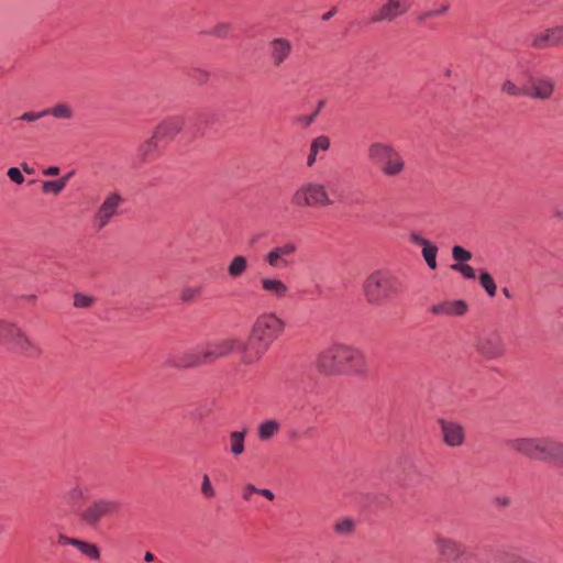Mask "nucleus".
<instances>
[{
	"instance_id": "nucleus-59",
	"label": "nucleus",
	"mask_w": 563,
	"mask_h": 563,
	"mask_svg": "<svg viewBox=\"0 0 563 563\" xmlns=\"http://www.w3.org/2000/svg\"><path fill=\"white\" fill-rule=\"evenodd\" d=\"M503 292H504V295H505L507 298H510V296H511V295H510V291H509V289H508V288H504V289H503Z\"/></svg>"
},
{
	"instance_id": "nucleus-10",
	"label": "nucleus",
	"mask_w": 563,
	"mask_h": 563,
	"mask_svg": "<svg viewBox=\"0 0 563 563\" xmlns=\"http://www.w3.org/2000/svg\"><path fill=\"white\" fill-rule=\"evenodd\" d=\"M124 198L118 191L108 192L93 214V224L98 230L106 228L119 214Z\"/></svg>"
},
{
	"instance_id": "nucleus-52",
	"label": "nucleus",
	"mask_w": 563,
	"mask_h": 563,
	"mask_svg": "<svg viewBox=\"0 0 563 563\" xmlns=\"http://www.w3.org/2000/svg\"><path fill=\"white\" fill-rule=\"evenodd\" d=\"M154 560H155V555L152 552H150V551L145 552V554H144L145 562H153Z\"/></svg>"
},
{
	"instance_id": "nucleus-47",
	"label": "nucleus",
	"mask_w": 563,
	"mask_h": 563,
	"mask_svg": "<svg viewBox=\"0 0 563 563\" xmlns=\"http://www.w3.org/2000/svg\"><path fill=\"white\" fill-rule=\"evenodd\" d=\"M472 258L471 252L460 246V263H465Z\"/></svg>"
},
{
	"instance_id": "nucleus-19",
	"label": "nucleus",
	"mask_w": 563,
	"mask_h": 563,
	"mask_svg": "<svg viewBox=\"0 0 563 563\" xmlns=\"http://www.w3.org/2000/svg\"><path fill=\"white\" fill-rule=\"evenodd\" d=\"M292 45L289 40L276 37L269 43V56L274 66L279 67L291 54Z\"/></svg>"
},
{
	"instance_id": "nucleus-48",
	"label": "nucleus",
	"mask_w": 563,
	"mask_h": 563,
	"mask_svg": "<svg viewBox=\"0 0 563 563\" xmlns=\"http://www.w3.org/2000/svg\"><path fill=\"white\" fill-rule=\"evenodd\" d=\"M257 494L262 495L263 497L267 498L268 500H273L275 498V495L271 489L257 488Z\"/></svg>"
},
{
	"instance_id": "nucleus-11",
	"label": "nucleus",
	"mask_w": 563,
	"mask_h": 563,
	"mask_svg": "<svg viewBox=\"0 0 563 563\" xmlns=\"http://www.w3.org/2000/svg\"><path fill=\"white\" fill-rule=\"evenodd\" d=\"M258 288L264 297L275 301H284L290 297V286L274 275H263L258 278Z\"/></svg>"
},
{
	"instance_id": "nucleus-24",
	"label": "nucleus",
	"mask_w": 563,
	"mask_h": 563,
	"mask_svg": "<svg viewBox=\"0 0 563 563\" xmlns=\"http://www.w3.org/2000/svg\"><path fill=\"white\" fill-rule=\"evenodd\" d=\"M280 431V422L276 419H268L257 426L256 433L261 441H268Z\"/></svg>"
},
{
	"instance_id": "nucleus-20",
	"label": "nucleus",
	"mask_w": 563,
	"mask_h": 563,
	"mask_svg": "<svg viewBox=\"0 0 563 563\" xmlns=\"http://www.w3.org/2000/svg\"><path fill=\"white\" fill-rule=\"evenodd\" d=\"M396 148L386 142H373L367 148V157L371 163L380 166Z\"/></svg>"
},
{
	"instance_id": "nucleus-26",
	"label": "nucleus",
	"mask_w": 563,
	"mask_h": 563,
	"mask_svg": "<svg viewBox=\"0 0 563 563\" xmlns=\"http://www.w3.org/2000/svg\"><path fill=\"white\" fill-rule=\"evenodd\" d=\"M159 142L158 137H155L153 133V135L144 141L137 148L136 158L140 162L147 161L157 151Z\"/></svg>"
},
{
	"instance_id": "nucleus-16",
	"label": "nucleus",
	"mask_w": 563,
	"mask_h": 563,
	"mask_svg": "<svg viewBox=\"0 0 563 563\" xmlns=\"http://www.w3.org/2000/svg\"><path fill=\"white\" fill-rule=\"evenodd\" d=\"M184 119L181 117H170L157 124L154 130L155 137L161 142L172 141L184 128Z\"/></svg>"
},
{
	"instance_id": "nucleus-9",
	"label": "nucleus",
	"mask_w": 563,
	"mask_h": 563,
	"mask_svg": "<svg viewBox=\"0 0 563 563\" xmlns=\"http://www.w3.org/2000/svg\"><path fill=\"white\" fill-rule=\"evenodd\" d=\"M245 346V342L239 338H223L208 342L203 347V357L208 364L216 362L219 358L225 357L233 352H240V358L242 360V350Z\"/></svg>"
},
{
	"instance_id": "nucleus-28",
	"label": "nucleus",
	"mask_w": 563,
	"mask_h": 563,
	"mask_svg": "<svg viewBox=\"0 0 563 563\" xmlns=\"http://www.w3.org/2000/svg\"><path fill=\"white\" fill-rule=\"evenodd\" d=\"M435 545L439 556L442 561L453 560L455 553V543L453 540L439 537L435 540Z\"/></svg>"
},
{
	"instance_id": "nucleus-8",
	"label": "nucleus",
	"mask_w": 563,
	"mask_h": 563,
	"mask_svg": "<svg viewBox=\"0 0 563 563\" xmlns=\"http://www.w3.org/2000/svg\"><path fill=\"white\" fill-rule=\"evenodd\" d=\"M472 345L478 355L486 361L500 358L506 352L505 341L496 330H486L476 334Z\"/></svg>"
},
{
	"instance_id": "nucleus-29",
	"label": "nucleus",
	"mask_w": 563,
	"mask_h": 563,
	"mask_svg": "<svg viewBox=\"0 0 563 563\" xmlns=\"http://www.w3.org/2000/svg\"><path fill=\"white\" fill-rule=\"evenodd\" d=\"M45 111L46 115L60 120H71L75 115L74 109L65 102L56 103L52 108L45 109Z\"/></svg>"
},
{
	"instance_id": "nucleus-13",
	"label": "nucleus",
	"mask_w": 563,
	"mask_h": 563,
	"mask_svg": "<svg viewBox=\"0 0 563 563\" xmlns=\"http://www.w3.org/2000/svg\"><path fill=\"white\" fill-rule=\"evenodd\" d=\"M297 252V244L287 241L278 244L264 255V262L272 268L288 267Z\"/></svg>"
},
{
	"instance_id": "nucleus-35",
	"label": "nucleus",
	"mask_w": 563,
	"mask_h": 563,
	"mask_svg": "<svg viewBox=\"0 0 563 563\" xmlns=\"http://www.w3.org/2000/svg\"><path fill=\"white\" fill-rule=\"evenodd\" d=\"M66 498L70 503L82 501L86 498L85 488L79 484L74 485L67 490Z\"/></svg>"
},
{
	"instance_id": "nucleus-21",
	"label": "nucleus",
	"mask_w": 563,
	"mask_h": 563,
	"mask_svg": "<svg viewBox=\"0 0 563 563\" xmlns=\"http://www.w3.org/2000/svg\"><path fill=\"white\" fill-rule=\"evenodd\" d=\"M379 167L385 176H398L405 169V161L400 153L396 150Z\"/></svg>"
},
{
	"instance_id": "nucleus-30",
	"label": "nucleus",
	"mask_w": 563,
	"mask_h": 563,
	"mask_svg": "<svg viewBox=\"0 0 563 563\" xmlns=\"http://www.w3.org/2000/svg\"><path fill=\"white\" fill-rule=\"evenodd\" d=\"M74 548H76L82 555L87 556L92 561H97L100 559V549L96 543L77 539Z\"/></svg>"
},
{
	"instance_id": "nucleus-22",
	"label": "nucleus",
	"mask_w": 563,
	"mask_h": 563,
	"mask_svg": "<svg viewBox=\"0 0 563 563\" xmlns=\"http://www.w3.org/2000/svg\"><path fill=\"white\" fill-rule=\"evenodd\" d=\"M330 139L325 135L314 137L310 143L307 166L312 167L316 164L320 152H327L330 148Z\"/></svg>"
},
{
	"instance_id": "nucleus-6",
	"label": "nucleus",
	"mask_w": 563,
	"mask_h": 563,
	"mask_svg": "<svg viewBox=\"0 0 563 563\" xmlns=\"http://www.w3.org/2000/svg\"><path fill=\"white\" fill-rule=\"evenodd\" d=\"M291 202L298 208L328 207L333 203L327 187L318 181H306L292 194Z\"/></svg>"
},
{
	"instance_id": "nucleus-58",
	"label": "nucleus",
	"mask_w": 563,
	"mask_h": 563,
	"mask_svg": "<svg viewBox=\"0 0 563 563\" xmlns=\"http://www.w3.org/2000/svg\"><path fill=\"white\" fill-rule=\"evenodd\" d=\"M554 216H555L558 219L562 220V219H563V211H562V210H559V209H555V210H554Z\"/></svg>"
},
{
	"instance_id": "nucleus-56",
	"label": "nucleus",
	"mask_w": 563,
	"mask_h": 563,
	"mask_svg": "<svg viewBox=\"0 0 563 563\" xmlns=\"http://www.w3.org/2000/svg\"><path fill=\"white\" fill-rule=\"evenodd\" d=\"M457 254H459L457 245H454L452 247V257H453L454 261H457Z\"/></svg>"
},
{
	"instance_id": "nucleus-3",
	"label": "nucleus",
	"mask_w": 563,
	"mask_h": 563,
	"mask_svg": "<svg viewBox=\"0 0 563 563\" xmlns=\"http://www.w3.org/2000/svg\"><path fill=\"white\" fill-rule=\"evenodd\" d=\"M506 445L528 459L563 465V442L552 438H514Z\"/></svg>"
},
{
	"instance_id": "nucleus-40",
	"label": "nucleus",
	"mask_w": 563,
	"mask_h": 563,
	"mask_svg": "<svg viewBox=\"0 0 563 563\" xmlns=\"http://www.w3.org/2000/svg\"><path fill=\"white\" fill-rule=\"evenodd\" d=\"M7 175L10 178V180L16 185H21L24 181V176H23L21 169L18 167H10L7 170Z\"/></svg>"
},
{
	"instance_id": "nucleus-54",
	"label": "nucleus",
	"mask_w": 563,
	"mask_h": 563,
	"mask_svg": "<svg viewBox=\"0 0 563 563\" xmlns=\"http://www.w3.org/2000/svg\"><path fill=\"white\" fill-rule=\"evenodd\" d=\"M317 113H318V111H316V112H314L313 114H311L310 117L305 118V124H306V125L311 124V123L313 122V120H314V118H316Z\"/></svg>"
},
{
	"instance_id": "nucleus-32",
	"label": "nucleus",
	"mask_w": 563,
	"mask_h": 563,
	"mask_svg": "<svg viewBox=\"0 0 563 563\" xmlns=\"http://www.w3.org/2000/svg\"><path fill=\"white\" fill-rule=\"evenodd\" d=\"M431 312L437 316L457 314V300H448L431 307Z\"/></svg>"
},
{
	"instance_id": "nucleus-57",
	"label": "nucleus",
	"mask_w": 563,
	"mask_h": 563,
	"mask_svg": "<svg viewBox=\"0 0 563 563\" xmlns=\"http://www.w3.org/2000/svg\"><path fill=\"white\" fill-rule=\"evenodd\" d=\"M460 306V314H462L466 310V303L462 300L459 302Z\"/></svg>"
},
{
	"instance_id": "nucleus-14",
	"label": "nucleus",
	"mask_w": 563,
	"mask_h": 563,
	"mask_svg": "<svg viewBox=\"0 0 563 563\" xmlns=\"http://www.w3.org/2000/svg\"><path fill=\"white\" fill-rule=\"evenodd\" d=\"M555 82L549 76H530L526 85V97L548 100L554 92Z\"/></svg>"
},
{
	"instance_id": "nucleus-43",
	"label": "nucleus",
	"mask_w": 563,
	"mask_h": 563,
	"mask_svg": "<svg viewBox=\"0 0 563 563\" xmlns=\"http://www.w3.org/2000/svg\"><path fill=\"white\" fill-rule=\"evenodd\" d=\"M199 288L187 287L181 291V300L185 302L192 301L199 295Z\"/></svg>"
},
{
	"instance_id": "nucleus-5",
	"label": "nucleus",
	"mask_w": 563,
	"mask_h": 563,
	"mask_svg": "<svg viewBox=\"0 0 563 563\" xmlns=\"http://www.w3.org/2000/svg\"><path fill=\"white\" fill-rule=\"evenodd\" d=\"M0 343H10L22 355L37 358L42 349L15 323L0 319Z\"/></svg>"
},
{
	"instance_id": "nucleus-34",
	"label": "nucleus",
	"mask_w": 563,
	"mask_h": 563,
	"mask_svg": "<svg viewBox=\"0 0 563 563\" xmlns=\"http://www.w3.org/2000/svg\"><path fill=\"white\" fill-rule=\"evenodd\" d=\"M479 284L485 289L486 294L489 297H495L497 292V286L492 275L487 272H482L479 274Z\"/></svg>"
},
{
	"instance_id": "nucleus-25",
	"label": "nucleus",
	"mask_w": 563,
	"mask_h": 563,
	"mask_svg": "<svg viewBox=\"0 0 563 563\" xmlns=\"http://www.w3.org/2000/svg\"><path fill=\"white\" fill-rule=\"evenodd\" d=\"M246 430L232 431L229 434V451L232 455L239 456L245 450Z\"/></svg>"
},
{
	"instance_id": "nucleus-50",
	"label": "nucleus",
	"mask_w": 563,
	"mask_h": 563,
	"mask_svg": "<svg viewBox=\"0 0 563 563\" xmlns=\"http://www.w3.org/2000/svg\"><path fill=\"white\" fill-rule=\"evenodd\" d=\"M43 174H44L45 176H56V175H58V174H59V167H57V166H51V167H48V168L44 169V170H43Z\"/></svg>"
},
{
	"instance_id": "nucleus-7",
	"label": "nucleus",
	"mask_w": 563,
	"mask_h": 563,
	"mask_svg": "<svg viewBox=\"0 0 563 563\" xmlns=\"http://www.w3.org/2000/svg\"><path fill=\"white\" fill-rule=\"evenodd\" d=\"M122 504L120 500L108 497H99L91 500L79 514L80 520L88 527H97L102 519L120 514Z\"/></svg>"
},
{
	"instance_id": "nucleus-55",
	"label": "nucleus",
	"mask_w": 563,
	"mask_h": 563,
	"mask_svg": "<svg viewBox=\"0 0 563 563\" xmlns=\"http://www.w3.org/2000/svg\"><path fill=\"white\" fill-rule=\"evenodd\" d=\"M21 167H22L23 172H25L26 174H33L34 173L33 168H31L26 163H23L21 165Z\"/></svg>"
},
{
	"instance_id": "nucleus-42",
	"label": "nucleus",
	"mask_w": 563,
	"mask_h": 563,
	"mask_svg": "<svg viewBox=\"0 0 563 563\" xmlns=\"http://www.w3.org/2000/svg\"><path fill=\"white\" fill-rule=\"evenodd\" d=\"M46 115L45 109L38 112H24L22 115L18 118V120L25 122H34Z\"/></svg>"
},
{
	"instance_id": "nucleus-45",
	"label": "nucleus",
	"mask_w": 563,
	"mask_h": 563,
	"mask_svg": "<svg viewBox=\"0 0 563 563\" xmlns=\"http://www.w3.org/2000/svg\"><path fill=\"white\" fill-rule=\"evenodd\" d=\"M255 493L257 494V488L253 484H246L243 487V499L246 501L251 500L252 495Z\"/></svg>"
},
{
	"instance_id": "nucleus-4",
	"label": "nucleus",
	"mask_w": 563,
	"mask_h": 563,
	"mask_svg": "<svg viewBox=\"0 0 563 563\" xmlns=\"http://www.w3.org/2000/svg\"><path fill=\"white\" fill-rule=\"evenodd\" d=\"M400 280L384 269L372 272L364 280L362 290L366 302L382 307L401 292Z\"/></svg>"
},
{
	"instance_id": "nucleus-38",
	"label": "nucleus",
	"mask_w": 563,
	"mask_h": 563,
	"mask_svg": "<svg viewBox=\"0 0 563 563\" xmlns=\"http://www.w3.org/2000/svg\"><path fill=\"white\" fill-rule=\"evenodd\" d=\"M201 494L206 498H213L216 496V490L211 484V481L207 474H203L201 482Z\"/></svg>"
},
{
	"instance_id": "nucleus-1",
	"label": "nucleus",
	"mask_w": 563,
	"mask_h": 563,
	"mask_svg": "<svg viewBox=\"0 0 563 563\" xmlns=\"http://www.w3.org/2000/svg\"><path fill=\"white\" fill-rule=\"evenodd\" d=\"M317 369L324 375L352 373L362 375L367 369L366 356L358 349L334 343L324 347L316 358Z\"/></svg>"
},
{
	"instance_id": "nucleus-27",
	"label": "nucleus",
	"mask_w": 563,
	"mask_h": 563,
	"mask_svg": "<svg viewBox=\"0 0 563 563\" xmlns=\"http://www.w3.org/2000/svg\"><path fill=\"white\" fill-rule=\"evenodd\" d=\"M247 267H249L247 258L243 255H236L230 261V263L228 265V268H227L228 275L231 278H239L246 272Z\"/></svg>"
},
{
	"instance_id": "nucleus-36",
	"label": "nucleus",
	"mask_w": 563,
	"mask_h": 563,
	"mask_svg": "<svg viewBox=\"0 0 563 563\" xmlns=\"http://www.w3.org/2000/svg\"><path fill=\"white\" fill-rule=\"evenodd\" d=\"M95 298L88 295L77 292L74 295V306L76 308H89L93 305Z\"/></svg>"
},
{
	"instance_id": "nucleus-33",
	"label": "nucleus",
	"mask_w": 563,
	"mask_h": 563,
	"mask_svg": "<svg viewBox=\"0 0 563 563\" xmlns=\"http://www.w3.org/2000/svg\"><path fill=\"white\" fill-rule=\"evenodd\" d=\"M501 93L508 97H526V85L519 86L511 79H505L500 86Z\"/></svg>"
},
{
	"instance_id": "nucleus-60",
	"label": "nucleus",
	"mask_w": 563,
	"mask_h": 563,
	"mask_svg": "<svg viewBox=\"0 0 563 563\" xmlns=\"http://www.w3.org/2000/svg\"><path fill=\"white\" fill-rule=\"evenodd\" d=\"M451 268L454 269V271H457V263L451 265Z\"/></svg>"
},
{
	"instance_id": "nucleus-61",
	"label": "nucleus",
	"mask_w": 563,
	"mask_h": 563,
	"mask_svg": "<svg viewBox=\"0 0 563 563\" xmlns=\"http://www.w3.org/2000/svg\"><path fill=\"white\" fill-rule=\"evenodd\" d=\"M468 560V555H464V563H466Z\"/></svg>"
},
{
	"instance_id": "nucleus-51",
	"label": "nucleus",
	"mask_w": 563,
	"mask_h": 563,
	"mask_svg": "<svg viewBox=\"0 0 563 563\" xmlns=\"http://www.w3.org/2000/svg\"><path fill=\"white\" fill-rule=\"evenodd\" d=\"M73 175H74V172H69L68 174L64 175L62 178L58 179L59 181H63V188L66 187L67 183L73 177Z\"/></svg>"
},
{
	"instance_id": "nucleus-46",
	"label": "nucleus",
	"mask_w": 563,
	"mask_h": 563,
	"mask_svg": "<svg viewBox=\"0 0 563 563\" xmlns=\"http://www.w3.org/2000/svg\"><path fill=\"white\" fill-rule=\"evenodd\" d=\"M76 541H77V538L67 537L65 534H59L57 538L58 544H67V545L75 547Z\"/></svg>"
},
{
	"instance_id": "nucleus-23",
	"label": "nucleus",
	"mask_w": 563,
	"mask_h": 563,
	"mask_svg": "<svg viewBox=\"0 0 563 563\" xmlns=\"http://www.w3.org/2000/svg\"><path fill=\"white\" fill-rule=\"evenodd\" d=\"M437 422L440 426L443 442L449 446H456L457 426L452 421L445 420L444 418H439Z\"/></svg>"
},
{
	"instance_id": "nucleus-18",
	"label": "nucleus",
	"mask_w": 563,
	"mask_h": 563,
	"mask_svg": "<svg viewBox=\"0 0 563 563\" xmlns=\"http://www.w3.org/2000/svg\"><path fill=\"white\" fill-rule=\"evenodd\" d=\"M169 365L177 368H190L206 365L202 347L199 350L185 351L180 355L168 361Z\"/></svg>"
},
{
	"instance_id": "nucleus-53",
	"label": "nucleus",
	"mask_w": 563,
	"mask_h": 563,
	"mask_svg": "<svg viewBox=\"0 0 563 563\" xmlns=\"http://www.w3.org/2000/svg\"><path fill=\"white\" fill-rule=\"evenodd\" d=\"M335 13V9L330 10L329 12L324 13L322 15V20L328 21L330 20Z\"/></svg>"
},
{
	"instance_id": "nucleus-39",
	"label": "nucleus",
	"mask_w": 563,
	"mask_h": 563,
	"mask_svg": "<svg viewBox=\"0 0 563 563\" xmlns=\"http://www.w3.org/2000/svg\"><path fill=\"white\" fill-rule=\"evenodd\" d=\"M448 9H449V7L443 4L439 9L428 10L426 12L420 13L417 19L419 22H424L430 18L439 16V15L445 13L448 11Z\"/></svg>"
},
{
	"instance_id": "nucleus-2",
	"label": "nucleus",
	"mask_w": 563,
	"mask_h": 563,
	"mask_svg": "<svg viewBox=\"0 0 563 563\" xmlns=\"http://www.w3.org/2000/svg\"><path fill=\"white\" fill-rule=\"evenodd\" d=\"M284 329L285 322L276 313L260 314L252 327L249 342L243 346L242 363L252 365L258 362Z\"/></svg>"
},
{
	"instance_id": "nucleus-31",
	"label": "nucleus",
	"mask_w": 563,
	"mask_h": 563,
	"mask_svg": "<svg viewBox=\"0 0 563 563\" xmlns=\"http://www.w3.org/2000/svg\"><path fill=\"white\" fill-rule=\"evenodd\" d=\"M355 520L346 517L338 520L333 526V530L339 536L351 537L355 532Z\"/></svg>"
},
{
	"instance_id": "nucleus-49",
	"label": "nucleus",
	"mask_w": 563,
	"mask_h": 563,
	"mask_svg": "<svg viewBox=\"0 0 563 563\" xmlns=\"http://www.w3.org/2000/svg\"><path fill=\"white\" fill-rule=\"evenodd\" d=\"M495 504L499 507H508L510 505V498L506 496L497 497Z\"/></svg>"
},
{
	"instance_id": "nucleus-17",
	"label": "nucleus",
	"mask_w": 563,
	"mask_h": 563,
	"mask_svg": "<svg viewBox=\"0 0 563 563\" xmlns=\"http://www.w3.org/2000/svg\"><path fill=\"white\" fill-rule=\"evenodd\" d=\"M409 241L410 243L420 246L422 250V257L426 261L428 267L432 271L437 268V254H438V247L434 243L429 241L428 239L423 238L418 232H411L409 234Z\"/></svg>"
},
{
	"instance_id": "nucleus-15",
	"label": "nucleus",
	"mask_w": 563,
	"mask_h": 563,
	"mask_svg": "<svg viewBox=\"0 0 563 563\" xmlns=\"http://www.w3.org/2000/svg\"><path fill=\"white\" fill-rule=\"evenodd\" d=\"M559 45H563V25L545 29L531 40V47L536 49H545Z\"/></svg>"
},
{
	"instance_id": "nucleus-44",
	"label": "nucleus",
	"mask_w": 563,
	"mask_h": 563,
	"mask_svg": "<svg viewBox=\"0 0 563 563\" xmlns=\"http://www.w3.org/2000/svg\"><path fill=\"white\" fill-rule=\"evenodd\" d=\"M460 274L467 279L476 278V271L466 263H460Z\"/></svg>"
},
{
	"instance_id": "nucleus-37",
	"label": "nucleus",
	"mask_w": 563,
	"mask_h": 563,
	"mask_svg": "<svg viewBox=\"0 0 563 563\" xmlns=\"http://www.w3.org/2000/svg\"><path fill=\"white\" fill-rule=\"evenodd\" d=\"M42 188L44 192H52L54 195H58L64 190L63 181H59L58 179L44 181Z\"/></svg>"
},
{
	"instance_id": "nucleus-12",
	"label": "nucleus",
	"mask_w": 563,
	"mask_h": 563,
	"mask_svg": "<svg viewBox=\"0 0 563 563\" xmlns=\"http://www.w3.org/2000/svg\"><path fill=\"white\" fill-rule=\"evenodd\" d=\"M410 9L408 0H385L371 18L373 23L393 22Z\"/></svg>"
},
{
	"instance_id": "nucleus-41",
	"label": "nucleus",
	"mask_w": 563,
	"mask_h": 563,
	"mask_svg": "<svg viewBox=\"0 0 563 563\" xmlns=\"http://www.w3.org/2000/svg\"><path fill=\"white\" fill-rule=\"evenodd\" d=\"M231 30V25L229 23H220L216 25L212 31H210V34L218 36V37H225L228 36L229 32Z\"/></svg>"
}]
</instances>
